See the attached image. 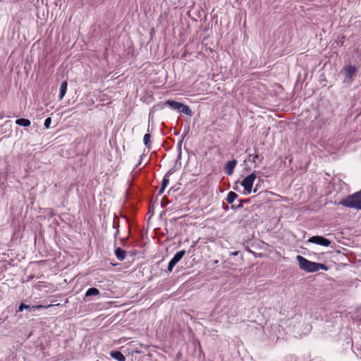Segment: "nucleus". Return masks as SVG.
Segmentation results:
<instances>
[{
    "label": "nucleus",
    "mask_w": 361,
    "mask_h": 361,
    "mask_svg": "<svg viewBox=\"0 0 361 361\" xmlns=\"http://www.w3.org/2000/svg\"><path fill=\"white\" fill-rule=\"evenodd\" d=\"M243 207L242 204H240L238 206V207Z\"/></svg>",
    "instance_id": "5701e85b"
},
{
    "label": "nucleus",
    "mask_w": 361,
    "mask_h": 361,
    "mask_svg": "<svg viewBox=\"0 0 361 361\" xmlns=\"http://www.w3.org/2000/svg\"><path fill=\"white\" fill-rule=\"evenodd\" d=\"M343 70L345 76V81L348 83H351L353 80V78L356 75L357 68L354 66L349 65L345 66Z\"/></svg>",
    "instance_id": "20e7f679"
},
{
    "label": "nucleus",
    "mask_w": 361,
    "mask_h": 361,
    "mask_svg": "<svg viewBox=\"0 0 361 361\" xmlns=\"http://www.w3.org/2000/svg\"><path fill=\"white\" fill-rule=\"evenodd\" d=\"M308 242L323 245L325 247H327L331 244V241L325 238L323 236L319 235L312 236L310 238Z\"/></svg>",
    "instance_id": "423d86ee"
},
{
    "label": "nucleus",
    "mask_w": 361,
    "mask_h": 361,
    "mask_svg": "<svg viewBox=\"0 0 361 361\" xmlns=\"http://www.w3.org/2000/svg\"><path fill=\"white\" fill-rule=\"evenodd\" d=\"M295 319H302V316L300 314L298 315L295 317Z\"/></svg>",
    "instance_id": "412c9836"
},
{
    "label": "nucleus",
    "mask_w": 361,
    "mask_h": 361,
    "mask_svg": "<svg viewBox=\"0 0 361 361\" xmlns=\"http://www.w3.org/2000/svg\"><path fill=\"white\" fill-rule=\"evenodd\" d=\"M51 123V118L50 117L46 118L44 121V127L48 129L50 127Z\"/></svg>",
    "instance_id": "6ab92c4d"
},
{
    "label": "nucleus",
    "mask_w": 361,
    "mask_h": 361,
    "mask_svg": "<svg viewBox=\"0 0 361 361\" xmlns=\"http://www.w3.org/2000/svg\"><path fill=\"white\" fill-rule=\"evenodd\" d=\"M16 123L20 126L27 127L30 126V121L26 118H18L16 121Z\"/></svg>",
    "instance_id": "4468645a"
},
{
    "label": "nucleus",
    "mask_w": 361,
    "mask_h": 361,
    "mask_svg": "<svg viewBox=\"0 0 361 361\" xmlns=\"http://www.w3.org/2000/svg\"><path fill=\"white\" fill-rule=\"evenodd\" d=\"M99 295V290L96 288H89L85 293V297H90L92 295Z\"/></svg>",
    "instance_id": "2eb2a0df"
},
{
    "label": "nucleus",
    "mask_w": 361,
    "mask_h": 361,
    "mask_svg": "<svg viewBox=\"0 0 361 361\" xmlns=\"http://www.w3.org/2000/svg\"><path fill=\"white\" fill-rule=\"evenodd\" d=\"M238 252H233V253H232V255H234V256H235V255H238Z\"/></svg>",
    "instance_id": "4be33fe9"
},
{
    "label": "nucleus",
    "mask_w": 361,
    "mask_h": 361,
    "mask_svg": "<svg viewBox=\"0 0 361 361\" xmlns=\"http://www.w3.org/2000/svg\"><path fill=\"white\" fill-rule=\"evenodd\" d=\"M67 87H68V83L66 81H63L61 83V86H60V94H59V99L61 100L66 93V91H67Z\"/></svg>",
    "instance_id": "f8f14e48"
},
{
    "label": "nucleus",
    "mask_w": 361,
    "mask_h": 361,
    "mask_svg": "<svg viewBox=\"0 0 361 361\" xmlns=\"http://www.w3.org/2000/svg\"><path fill=\"white\" fill-rule=\"evenodd\" d=\"M178 111L180 113L185 114L188 116H192V111L188 106H186L182 103L180 104Z\"/></svg>",
    "instance_id": "9d476101"
},
{
    "label": "nucleus",
    "mask_w": 361,
    "mask_h": 361,
    "mask_svg": "<svg viewBox=\"0 0 361 361\" xmlns=\"http://www.w3.org/2000/svg\"><path fill=\"white\" fill-rule=\"evenodd\" d=\"M296 259L298 262L300 268L307 272H315L319 269L326 271L328 269L327 267L324 264L309 261L300 255H298L296 257Z\"/></svg>",
    "instance_id": "f257e3e1"
},
{
    "label": "nucleus",
    "mask_w": 361,
    "mask_h": 361,
    "mask_svg": "<svg viewBox=\"0 0 361 361\" xmlns=\"http://www.w3.org/2000/svg\"><path fill=\"white\" fill-rule=\"evenodd\" d=\"M185 255V250H180L178 252L174 257L172 258V259L169 262L168 264V271L169 272H171L174 266L180 261V259L184 257Z\"/></svg>",
    "instance_id": "39448f33"
},
{
    "label": "nucleus",
    "mask_w": 361,
    "mask_h": 361,
    "mask_svg": "<svg viewBox=\"0 0 361 361\" xmlns=\"http://www.w3.org/2000/svg\"><path fill=\"white\" fill-rule=\"evenodd\" d=\"M257 159H259V161H262V159H259V155H258V154H255V155L253 157L252 161L253 163H256V161H257Z\"/></svg>",
    "instance_id": "aec40b11"
},
{
    "label": "nucleus",
    "mask_w": 361,
    "mask_h": 361,
    "mask_svg": "<svg viewBox=\"0 0 361 361\" xmlns=\"http://www.w3.org/2000/svg\"><path fill=\"white\" fill-rule=\"evenodd\" d=\"M237 165V161L233 159L231 161H228L225 166V172L227 175L231 176L233 174L234 169Z\"/></svg>",
    "instance_id": "6e6552de"
},
{
    "label": "nucleus",
    "mask_w": 361,
    "mask_h": 361,
    "mask_svg": "<svg viewBox=\"0 0 361 361\" xmlns=\"http://www.w3.org/2000/svg\"><path fill=\"white\" fill-rule=\"evenodd\" d=\"M171 174V172L169 171L166 175L164 177L163 180H162V183H161V188L159 190V194L161 195L164 190H165L166 187L168 185L169 183V176Z\"/></svg>",
    "instance_id": "9b49d317"
},
{
    "label": "nucleus",
    "mask_w": 361,
    "mask_h": 361,
    "mask_svg": "<svg viewBox=\"0 0 361 361\" xmlns=\"http://www.w3.org/2000/svg\"><path fill=\"white\" fill-rule=\"evenodd\" d=\"M52 307L51 305H27L23 303L20 304V305L18 307V311L22 312L23 310H28L30 312H35L37 310H42V309H46Z\"/></svg>",
    "instance_id": "0eeeda50"
},
{
    "label": "nucleus",
    "mask_w": 361,
    "mask_h": 361,
    "mask_svg": "<svg viewBox=\"0 0 361 361\" xmlns=\"http://www.w3.org/2000/svg\"><path fill=\"white\" fill-rule=\"evenodd\" d=\"M255 179L256 175L254 173H252L243 180L241 185L244 188V195H247L251 193L253 183Z\"/></svg>",
    "instance_id": "7ed1b4c3"
},
{
    "label": "nucleus",
    "mask_w": 361,
    "mask_h": 361,
    "mask_svg": "<svg viewBox=\"0 0 361 361\" xmlns=\"http://www.w3.org/2000/svg\"><path fill=\"white\" fill-rule=\"evenodd\" d=\"M115 255L117 259L120 261H122L126 257V252L123 250L121 247H117L115 250Z\"/></svg>",
    "instance_id": "ddd939ff"
},
{
    "label": "nucleus",
    "mask_w": 361,
    "mask_h": 361,
    "mask_svg": "<svg viewBox=\"0 0 361 361\" xmlns=\"http://www.w3.org/2000/svg\"><path fill=\"white\" fill-rule=\"evenodd\" d=\"M237 197L238 195L235 192L231 191L228 192L227 195L226 201L228 203L231 204Z\"/></svg>",
    "instance_id": "dca6fc26"
},
{
    "label": "nucleus",
    "mask_w": 361,
    "mask_h": 361,
    "mask_svg": "<svg viewBox=\"0 0 361 361\" xmlns=\"http://www.w3.org/2000/svg\"><path fill=\"white\" fill-rule=\"evenodd\" d=\"M180 104V102L171 101V100H168L165 102L166 105H167V106L171 107L173 109H176V110L178 109Z\"/></svg>",
    "instance_id": "f3484780"
},
{
    "label": "nucleus",
    "mask_w": 361,
    "mask_h": 361,
    "mask_svg": "<svg viewBox=\"0 0 361 361\" xmlns=\"http://www.w3.org/2000/svg\"><path fill=\"white\" fill-rule=\"evenodd\" d=\"M339 204L348 208L361 210V190L342 199L339 202Z\"/></svg>",
    "instance_id": "f03ea898"
},
{
    "label": "nucleus",
    "mask_w": 361,
    "mask_h": 361,
    "mask_svg": "<svg viewBox=\"0 0 361 361\" xmlns=\"http://www.w3.org/2000/svg\"><path fill=\"white\" fill-rule=\"evenodd\" d=\"M110 355L111 356V357H113L114 359H115L118 361H125L126 360L125 356L120 351H118V350L111 351Z\"/></svg>",
    "instance_id": "1a4fd4ad"
},
{
    "label": "nucleus",
    "mask_w": 361,
    "mask_h": 361,
    "mask_svg": "<svg viewBox=\"0 0 361 361\" xmlns=\"http://www.w3.org/2000/svg\"><path fill=\"white\" fill-rule=\"evenodd\" d=\"M150 137H151L150 134L146 133L143 138L144 144L147 148H149V147H150Z\"/></svg>",
    "instance_id": "a211bd4d"
}]
</instances>
